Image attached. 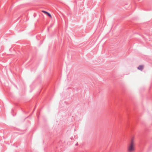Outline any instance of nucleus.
<instances>
[{
    "mask_svg": "<svg viewBox=\"0 0 152 152\" xmlns=\"http://www.w3.org/2000/svg\"><path fill=\"white\" fill-rule=\"evenodd\" d=\"M134 151V145L133 140H132L130 145L128 147V152H133Z\"/></svg>",
    "mask_w": 152,
    "mask_h": 152,
    "instance_id": "f257e3e1",
    "label": "nucleus"
},
{
    "mask_svg": "<svg viewBox=\"0 0 152 152\" xmlns=\"http://www.w3.org/2000/svg\"><path fill=\"white\" fill-rule=\"evenodd\" d=\"M137 69L139 70H142L143 69V66L142 65H140L137 67Z\"/></svg>",
    "mask_w": 152,
    "mask_h": 152,
    "instance_id": "f03ea898",
    "label": "nucleus"
},
{
    "mask_svg": "<svg viewBox=\"0 0 152 152\" xmlns=\"http://www.w3.org/2000/svg\"><path fill=\"white\" fill-rule=\"evenodd\" d=\"M46 14H47L48 15L50 18L51 17V15L48 12V13H47Z\"/></svg>",
    "mask_w": 152,
    "mask_h": 152,
    "instance_id": "7ed1b4c3",
    "label": "nucleus"
},
{
    "mask_svg": "<svg viewBox=\"0 0 152 152\" xmlns=\"http://www.w3.org/2000/svg\"><path fill=\"white\" fill-rule=\"evenodd\" d=\"M42 12H43V13H45V14H46L47 13H48V12H47L45 11H42Z\"/></svg>",
    "mask_w": 152,
    "mask_h": 152,
    "instance_id": "20e7f679",
    "label": "nucleus"
},
{
    "mask_svg": "<svg viewBox=\"0 0 152 152\" xmlns=\"http://www.w3.org/2000/svg\"><path fill=\"white\" fill-rule=\"evenodd\" d=\"M78 145V143H77L76 144V145Z\"/></svg>",
    "mask_w": 152,
    "mask_h": 152,
    "instance_id": "39448f33",
    "label": "nucleus"
}]
</instances>
